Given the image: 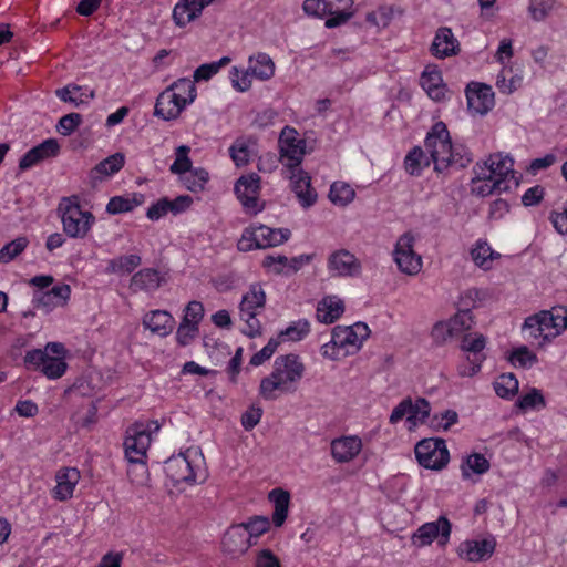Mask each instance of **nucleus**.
Instances as JSON below:
<instances>
[{"mask_svg": "<svg viewBox=\"0 0 567 567\" xmlns=\"http://www.w3.org/2000/svg\"><path fill=\"white\" fill-rule=\"evenodd\" d=\"M303 372L305 365L297 354L279 355L274 362L272 372L261 380L259 394L265 400L272 401L281 394L293 393Z\"/></svg>", "mask_w": 567, "mask_h": 567, "instance_id": "1", "label": "nucleus"}, {"mask_svg": "<svg viewBox=\"0 0 567 567\" xmlns=\"http://www.w3.org/2000/svg\"><path fill=\"white\" fill-rule=\"evenodd\" d=\"M58 212L61 217L63 231L70 238L83 239L95 223L91 212L81 209L80 199L76 195L63 197L59 204Z\"/></svg>", "mask_w": 567, "mask_h": 567, "instance_id": "2", "label": "nucleus"}, {"mask_svg": "<svg viewBox=\"0 0 567 567\" xmlns=\"http://www.w3.org/2000/svg\"><path fill=\"white\" fill-rule=\"evenodd\" d=\"M158 430V422L152 421L148 424L136 422L126 431L127 436L124 441L126 458L130 463L140 464L144 473H146L144 458L152 441V433Z\"/></svg>", "mask_w": 567, "mask_h": 567, "instance_id": "3", "label": "nucleus"}, {"mask_svg": "<svg viewBox=\"0 0 567 567\" xmlns=\"http://www.w3.org/2000/svg\"><path fill=\"white\" fill-rule=\"evenodd\" d=\"M291 233L287 228H270L266 225L250 226L246 228L238 241L240 251L251 249H265L284 244Z\"/></svg>", "mask_w": 567, "mask_h": 567, "instance_id": "4", "label": "nucleus"}, {"mask_svg": "<svg viewBox=\"0 0 567 567\" xmlns=\"http://www.w3.org/2000/svg\"><path fill=\"white\" fill-rule=\"evenodd\" d=\"M424 147L430 154L436 172H442L449 167V158L452 156V142L443 122H436L432 126L425 137Z\"/></svg>", "mask_w": 567, "mask_h": 567, "instance_id": "5", "label": "nucleus"}, {"mask_svg": "<svg viewBox=\"0 0 567 567\" xmlns=\"http://www.w3.org/2000/svg\"><path fill=\"white\" fill-rule=\"evenodd\" d=\"M537 328L546 330V341H551L567 328V308L555 306L550 310H542L525 319L524 328Z\"/></svg>", "mask_w": 567, "mask_h": 567, "instance_id": "6", "label": "nucleus"}, {"mask_svg": "<svg viewBox=\"0 0 567 567\" xmlns=\"http://www.w3.org/2000/svg\"><path fill=\"white\" fill-rule=\"evenodd\" d=\"M66 349L61 342H48L43 350L38 349V371L48 379L61 378L66 369Z\"/></svg>", "mask_w": 567, "mask_h": 567, "instance_id": "7", "label": "nucleus"}, {"mask_svg": "<svg viewBox=\"0 0 567 567\" xmlns=\"http://www.w3.org/2000/svg\"><path fill=\"white\" fill-rule=\"evenodd\" d=\"M280 162L287 171L296 169L302 163L306 153V141L299 137V133L290 127L285 126L278 140Z\"/></svg>", "mask_w": 567, "mask_h": 567, "instance_id": "8", "label": "nucleus"}, {"mask_svg": "<svg viewBox=\"0 0 567 567\" xmlns=\"http://www.w3.org/2000/svg\"><path fill=\"white\" fill-rule=\"evenodd\" d=\"M419 464L425 468L440 471L450 461V454L443 439H424L414 449Z\"/></svg>", "mask_w": 567, "mask_h": 567, "instance_id": "9", "label": "nucleus"}, {"mask_svg": "<svg viewBox=\"0 0 567 567\" xmlns=\"http://www.w3.org/2000/svg\"><path fill=\"white\" fill-rule=\"evenodd\" d=\"M480 168L478 179L482 178H504L511 190L513 187L518 186V179L515 177L514 159L508 155L496 153L489 155L488 159L483 165L476 164Z\"/></svg>", "mask_w": 567, "mask_h": 567, "instance_id": "10", "label": "nucleus"}, {"mask_svg": "<svg viewBox=\"0 0 567 567\" xmlns=\"http://www.w3.org/2000/svg\"><path fill=\"white\" fill-rule=\"evenodd\" d=\"M486 347V338L478 332H470L462 337L460 348L467 353L468 365L460 367L458 372L462 377L475 375L486 359L483 350Z\"/></svg>", "mask_w": 567, "mask_h": 567, "instance_id": "11", "label": "nucleus"}, {"mask_svg": "<svg viewBox=\"0 0 567 567\" xmlns=\"http://www.w3.org/2000/svg\"><path fill=\"white\" fill-rule=\"evenodd\" d=\"M333 343L343 349V354H354L362 343L370 336V329L364 322H357L353 326H336L332 329Z\"/></svg>", "mask_w": 567, "mask_h": 567, "instance_id": "12", "label": "nucleus"}, {"mask_svg": "<svg viewBox=\"0 0 567 567\" xmlns=\"http://www.w3.org/2000/svg\"><path fill=\"white\" fill-rule=\"evenodd\" d=\"M451 530L450 520L445 516H440L437 520L420 526L413 533L411 542L416 547H424L437 539L440 546H445L449 543Z\"/></svg>", "mask_w": 567, "mask_h": 567, "instance_id": "13", "label": "nucleus"}, {"mask_svg": "<svg viewBox=\"0 0 567 567\" xmlns=\"http://www.w3.org/2000/svg\"><path fill=\"white\" fill-rule=\"evenodd\" d=\"M259 192L260 177L255 173L241 176L235 184V194L247 214L257 215L264 209Z\"/></svg>", "mask_w": 567, "mask_h": 567, "instance_id": "14", "label": "nucleus"}, {"mask_svg": "<svg viewBox=\"0 0 567 567\" xmlns=\"http://www.w3.org/2000/svg\"><path fill=\"white\" fill-rule=\"evenodd\" d=\"M414 237L405 233L403 234L394 249V260L399 269L406 275H416L422 268L421 256L413 250Z\"/></svg>", "mask_w": 567, "mask_h": 567, "instance_id": "15", "label": "nucleus"}, {"mask_svg": "<svg viewBox=\"0 0 567 567\" xmlns=\"http://www.w3.org/2000/svg\"><path fill=\"white\" fill-rule=\"evenodd\" d=\"M287 177L291 182L292 192L296 194L300 205L303 208H309L317 202L318 195L316 189L311 186L310 175L301 168L287 171Z\"/></svg>", "mask_w": 567, "mask_h": 567, "instance_id": "16", "label": "nucleus"}, {"mask_svg": "<svg viewBox=\"0 0 567 567\" xmlns=\"http://www.w3.org/2000/svg\"><path fill=\"white\" fill-rule=\"evenodd\" d=\"M165 472L174 485L181 483L193 484L198 480L195 466L188 456L183 453L172 456L166 461Z\"/></svg>", "mask_w": 567, "mask_h": 567, "instance_id": "17", "label": "nucleus"}, {"mask_svg": "<svg viewBox=\"0 0 567 567\" xmlns=\"http://www.w3.org/2000/svg\"><path fill=\"white\" fill-rule=\"evenodd\" d=\"M467 107L474 114L484 115L494 106V93L489 85L472 82L466 89Z\"/></svg>", "mask_w": 567, "mask_h": 567, "instance_id": "18", "label": "nucleus"}, {"mask_svg": "<svg viewBox=\"0 0 567 567\" xmlns=\"http://www.w3.org/2000/svg\"><path fill=\"white\" fill-rule=\"evenodd\" d=\"M495 547L496 540L493 537L481 540H465L460 544L458 555L472 563L484 561L493 555Z\"/></svg>", "mask_w": 567, "mask_h": 567, "instance_id": "19", "label": "nucleus"}, {"mask_svg": "<svg viewBox=\"0 0 567 567\" xmlns=\"http://www.w3.org/2000/svg\"><path fill=\"white\" fill-rule=\"evenodd\" d=\"M328 268L337 276L354 277L361 271V262L350 251L340 249L329 256Z\"/></svg>", "mask_w": 567, "mask_h": 567, "instance_id": "20", "label": "nucleus"}, {"mask_svg": "<svg viewBox=\"0 0 567 567\" xmlns=\"http://www.w3.org/2000/svg\"><path fill=\"white\" fill-rule=\"evenodd\" d=\"M188 104L167 87L158 95L154 114L165 121L177 118Z\"/></svg>", "mask_w": 567, "mask_h": 567, "instance_id": "21", "label": "nucleus"}, {"mask_svg": "<svg viewBox=\"0 0 567 567\" xmlns=\"http://www.w3.org/2000/svg\"><path fill=\"white\" fill-rule=\"evenodd\" d=\"M215 0H179L173 9V20L177 27H185L187 23L200 17L203 10Z\"/></svg>", "mask_w": 567, "mask_h": 567, "instance_id": "22", "label": "nucleus"}, {"mask_svg": "<svg viewBox=\"0 0 567 567\" xmlns=\"http://www.w3.org/2000/svg\"><path fill=\"white\" fill-rule=\"evenodd\" d=\"M430 50L435 58L444 59L456 55L460 51V43L450 28L442 27L436 31Z\"/></svg>", "mask_w": 567, "mask_h": 567, "instance_id": "23", "label": "nucleus"}, {"mask_svg": "<svg viewBox=\"0 0 567 567\" xmlns=\"http://www.w3.org/2000/svg\"><path fill=\"white\" fill-rule=\"evenodd\" d=\"M353 0H324L326 16H329L324 22L328 29L344 24L353 17Z\"/></svg>", "mask_w": 567, "mask_h": 567, "instance_id": "24", "label": "nucleus"}, {"mask_svg": "<svg viewBox=\"0 0 567 567\" xmlns=\"http://www.w3.org/2000/svg\"><path fill=\"white\" fill-rule=\"evenodd\" d=\"M221 544L224 550L231 555H243L252 546L240 524L233 525L227 529Z\"/></svg>", "mask_w": 567, "mask_h": 567, "instance_id": "25", "label": "nucleus"}, {"mask_svg": "<svg viewBox=\"0 0 567 567\" xmlns=\"http://www.w3.org/2000/svg\"><path fill=\"white\" fill-rule=\"evenodd\" d=\"M71 288L69 285H58L51 289L38 292V308H42L45 312H50L56 307H62L70 299Z\"/></svg>", "mask_w": 567, "mask_h": 567, "instance_id": "26", "label": "nucleus"}, {"mask_svg": "<svg viewBox=\"0 0 567 567\" xmlns=\"http://www.w3.org/2000/svg\"><path fill=\"white\" fill-rule=\"evenodd\" d=\"M362 443L357 436H344L331 442V454L338 463L353 460L361 451Z\"/></svg>", "mask_w": 567, "mask_h": 567, "instance_id": "27", "label": "nucleus"}, {"mask_svg": "<svg viewBox=\"0 0 567 567\" xmlns=\"http://www.w3.org/2000/svg\"><path fill=\"white\" fill-rule=\"evenodd\" d=\"M56 485L53 488V497L66 501L73 495V491L80 480V472L74 467H68L56 473Z\"/></svg>", "mask_w": 567, "mask_h": 567, "instance_id": "28", "label": "nucleus"}, {"mask_svg": "<svg viewBox=\"0 0 567 567\" xmlns=\"http://www.w3.org/2000/svg\"><path fill=\"white\" fill-rule=\"evenodd\" d=\"M163 278L159 272L153 268H144L133 275L130 282V289L137 291H154L161 287Z\"/></svg>", "mask_w": 567, "mask_h": 567, "instance_id": "29", "label": "nucleus"}, {"mask_svg": "<svg viewBox=\"0 0 567 567\" xmlns=\"http://www.w3.org/2000/svg\"><path fill=\"white\" fill-rule=\"evenodd\" d=\"M143 324L153 333L166 337L173 331L174 318L167 311L154 310L145 315Z\"/></svg>", "mask_w": 567, "mask_h": 567, "instance_id": "30", "label": "nucleus"}, {"mask_svg": "<svg viewBox=\"0 0 567 567\" xmlns=\"http://www.w3.org/2000/svg\"><path fill=\"white\" fill-rule=\"evenodd\" d=\"M343 311V301L336 296H328L318 302L316 316L319 322L332 323L342 316Z\"/></svg>", "mask_w": 567, "mask_h": 567, "instance_id": "31", "label": "nucleus"}, {"mask_svg": "<svg viewBox=\"0 0 567 567\" xmlns=\"http://www.w3.org/2000/svg\"><path fill=\"white\" fill-rule=\"evenodd\" d=\"M480 168L477 166L474 167L475 177L472 178V193L477 196H488L493 193H503L508 192V186L504 178L494 179V178H482L478 179Z\"/></svg>", "mask_w": 567, "mask_h": 567, "instance_id": "32", "label": "nucleus"}, {"mask_svg": "<svg viewBox=\"0 0 567 567\" xmlns=\"http://www.w3.org/2000/svg\"><path fill=\"white\" fill-rule=\"evenodd\" d=\"M269 501L275 507L272 523L276 527H281L288 515L290 494L282 488H275L269 493Z\"/></svg>", "mask_w": 567, "mask_h": 567, "instance_id": "33", "label": "nucleus"}, {"mask_svg": "<svg viewBox=\"0 0 567 567\" xmlns=\"http://www.w3.org/2000/svg\"><path fill=\"white\" fill-rule=\"evenodd\" d=\"M266 303V293L260 285H251L249 291L243 296L239 305L240 312H258L259 309H264Z\"/></svg>", "mask_w": 567, "mask_h": 567, "instance_id": "34", "label": "nucleus"}, {"mask_svg": "<svg viewBox=\"0 0 567 567\" xmlns=\"http://www.w3.org/2000/svg\"><path fill=\"white\" fill-rule=\"evenodd\" d=\"M248 70L259 80H269L275 73V63L267 53H258L249 58Z\"/></svg>", "mask_w": 567, "mask_h": 567, "instance_id": "35", "label": "nucleus"}, {"mask_svg": "<svg viewBox=\"0 0 567 567\" xmlns=\"http://www.w3.org/2000/svg\"><path fill=\"white\" fill-rule=\"evenodd\" d=\"M143 202V194L135 193L132 197L114 196L109 200L106 212L112 215L127 213L142 205Z\"/></svg>", "mask_w": 567, "mask_h": 567, "instance_id": "36", "label": "nucleus"}, {"mask_svg": "<svg viewBox=\"0 0 567 567\" xmlns=\"http://www.w3.org/2000/svg\"><path fill=\"white\" fill-rule=\"evenodd\" d=\"M430 163L431 158L425 155V152L420 146H415L405 156L404 168L410 175L419 176Z\"/></svg>", "mask_w": 567, "mask_h": 567, "instance_id": "37", "label": "nucleus"}, {"mask_svg": "<svg viewBox=\"0 0 567 567\" xmlns=\"http://www.w3.org/2000/svg\"><path fill=\"white\" fill-rule=\"evenodd\" d=\"M142 262L138 255H125L111 259L107 264L106 271L109 274H131Z\"/></svg>", "mask_w": 567, "mask_h": 567, "instance_id": "38", "label": "nucleus"}, {"mask_svg": "<svg viewBox=\"0 0 567 567\" xmlns=\"http://www.w3.org/2000/svg\"><path fill=\"white\" fill-rule=\"evenodd\" d=\"M518 380L513 373L501 374L493 383L497 396L502 399H512L518 392Z\"/></svg>", "mask_w": 567, "mask_h": 567, "instance_id": "39", "label": "nucleus"}, {"mask_svg": "<svg viewBox=\"0 0 567 567\" xmlns=\"http://www.w3.org/2000/svg\"><path fill=\"white\" fill-rule=\"evenodd\" d=\"M354 189L344 182H334L330 187L329 198L334 205L344 207L354 199Z\"/></svg>", "mask_w": 567, "mask_h": 567, "instance_id": "40", "label": "nucleus"}, {"mask_svg": "<svg viewBox=\"0 0 567 567\" xmlns=\"http://www.w3.org/2000/svg\"><path fill=\"white\" fill-rule=\"evenodd\" d=\"M167 89L176 93L179 99L185 100L187 104H192L197 96L195 82L188 78L176 80Z\"/></svg>", "mask_w": 567, "mask_h": 567, "instance_id": "41", "label": "nucleus"}, {"mask_svg": "<svg viewBox=\"0 0 567 567\" xmlns=\"http://www.w3.org/2000/svg\"><path fill=\"white\" fill-rule=\"evenodd\" d=\"M230 63L229 56H223L220 60L210 62V63H204L199 65L193 74V81L200 82V81H208L210 80L215 74L218 73V71Z\"/></svg>", "mask_w": 567, "mask_h": 567, "instance_id": "42", "label": "nucleus"}, {"mask_svg": "<svg viewBox=\"0 0 567 567\" xmlns=\"http://www.w3.org/2000/svg\"><path fill=\"white\" fill-rule=\"evenodd\" d=\"M516 405L524 411L539 410L546 406V401L540 390L532 388L527 393L519 396Z\"/></svg>", "mask_w": 567, "mask_h": 567, "instance_id": "43", "label": "nucleus"}, {"mask_svg": "<svg viewBox=\"0 0 567 567\" xmlns=\"http://www.w3.org/2000/svg\"><path fill=\"white\" fill-rule=\"evenodd\" d=\"M555 4L556 0H529L528 13L534 21L540 22L549 17Z\"/></svg>", "mask_w": 567, "mask_h": 567, "instance_id": "44", "label": "nucleus"}, {"mask_svg": "<svg viewBox=\"0 0 567 567\" xmlns=\"http://www.w3.org/2000/svg\"><path fill=\"white\" fill-rule=\"evenodd\" d=\"M489 470V462L480 453L467 456L465 465H462L463 477H470V471L475 474H484Z\"/></svg>", "mask_w": 567, "mask_h": 567, "instance_id": "45", "label": "nucleus"}, {"mask_svg": "<svg viewBox=\"0 0 567 567\" xmlns=\"http://www.w3.org/2000/svg\"><path fill=\"white\" fill-rule=\"evenodd\" d=\"M513 365L518 364L520 368L528 369L538 362L537 355L532 352L528 347L520 346L514 349L508 358Z\"/></svg>", "mask_w": 567, "mask_h": 567, "instance_id": "46", "label": "nucleus"}, {"mask_svg": "<svg viewBox=\"0 0 567 567\" xmlns=\"http://www.w3.org/2000/svg\"><path fill=\"white\" fill-rule=\"evenodd\" d=\"M187 173L189 174L183 177L186 188L193 193L202 192L208 181V172L204 168H195Z\"/></svg>", "mask_w": 567, "mask_h": 567, "instance_id": "47", "label": "nucleus"}, {"mask_svg": "<svg viewBox=\"0 0 567 567\" xmlns=\"http://www.w3.org/2000/svg\"><path fill=\"white\" fill-rule=\"evenodd\" d=\"M246 530L248 538H258L270 528L269 518L266 516H254L248 522L240 523Z\"/></svg>", "mask_w": 567, "mask_h": 567, "instance_id": "48", "label": "nucleus"}, {"mask_svg": "<svg viewBox=\"0 0 567 567\" xmlns=\"http://www.w3.org/2000/svg\"><path fill=\"white\" fill-rule=\"evenodd\" d=\"M430 412L431 408L429 401L424 398H417L415 402L412 401V410L406 421L412 425L424 423L430 416Z\"/></svg>", "mask_w": 567, "mask_h": 567, "instance_id": "49", "label": "nucleus"}, {"mask_svg": "<svg viewBox=\"0 0 567 567\" xmlns=\"http://www.w3.org/2000/svg\"><path fill=\"white\" fill-rule=\"evenodd\" d=\"M28 239L25 237H19L0 249V262L8 264L19 256L27 247Z\"/></svg>", "mask_w": 567, "mask_h": 567, "instance_id": "50", "label": "nucleus"}, {"mask_svg": "<svg viewBox=\"0 0 567 567\" xmlns=\"http://www.w3.org/2000/svg\"><path fill=\"white\" fill-rule=\"evenodd\" d=\"M124 155L121 153H115L100 162L95 166L94 171H96L99 174L110 176L114 173H117L124 166Z\"/></svg>", "mask_w": 567, "mask_h": 567, "instance_id": "51", "label": "nucleus"}, {"mask_svg": "<svg viewBox=\"0 0 567 567\" xmlns=\"http://www.w3.org/2000/svg\"><path fill=\"white\" fill-rule=\"evenodd\" d=\"M189 151L190 148L186 145H181L176 148V158L169 167L173 174H185L192 169V161L188 157Z\"/></svg>", "mask_w": 567, "mask_h": 567, "instance_id": "52", "label": "nucleus"}, {"mask_svg": "<svg viewBox=\"0 0 567 567\" xmlns=\"http://www.w3.org/2000/svg\"><path fill=\"white\" fill-rule=\"evenodd\" d=\"M81 123V114L69 113L59 120L56 124V131L63 136H69L80 126Z\"/></svg>", "mask_w": 567, "mask_h": 567, "instance_id": "53", "label": "nucleus"}, {"mask_svg": "<svg viewBox=\"0 0 567 567\" xmlns=\"http://www.w3.org/2000/svg\"><path fill=\"white\" fill-rule=\"evenodd\" d=\"M310 331L308 320L301 319L292 322L286 330L281 331L279 337H287L291 341H299L306 337Z\"/></svg>", "mask_w": 567, "mask_h": 567, "instance_id": "54", "label": "nucleus"}, {"mask_svg": "<svg viewBox=\"0 0 567 567\" xmlns=\"http://www.w3.org/2000/svg\"><path fill=\"white\" fill-rule=\"evenodd\" d=\"M456 334L457 332L455 328L452 327L451 321L435 323L431 332V336L436 344H443L449 338H452Z\"/></svg>", "mask_w": 567, "mask_h": 567, "instance_id": "55", "label": "nucleus"}, {"mask_svg": "<svg viewBox=\"0 0 567 567\" xmlns=\"http://www.w3.org/2000/svg\"><path fill=\"white\" fill-rule=\"evenodd\" d=\"M452 156L449 158V167L464 168L472 162L471 153L462 145H452Z\"/></svg>", "mask_w": 567, "mask_h": 567, "instance_id": "56", "label": "nucleus"}, {"mask_svg": "<svg viewBox=\"0 0 567 567\" xmlns=\"http://www.w3.org/2000/svg\"><path fill=\"white\" fill-rule=\"evenodd\" d=\"M250 75L252 74L248 69L245 72H240L237 66H233L230 71L233 86L239 92L249 90L251 86Z\"/></svg>", "mask_w": 567, "mask_h": 567, "instance_id": "57", "label": "nucleus"}, {"mask_svg": "<svg viewBox=\"0 0 567 567\" xmlns=\"http://www.w3.org/2000/svg\"><path fill=\"white\" fill-rule=\"evenodd\" d=\"M279 343L280 342L278 339L271 338L268 341V343L260 351L256 352L251 357L249 363L254 367H258V365L262 364L265 361H267L268 359H270L272 357V354L276 352Z\"/></svg>", "mask_w": 567, "mask_h": 567, "instance_id": "58", "label": "nucleus"}, {"mask_svg": "<svg viewBox=\"0 0 567 567\" xmlns=\"http://www.w3.org/2000/svg\"><path fill=\"white\" fill-rule=\"evenodd\" d=\"M472 258L474 262L484 268L488 269L491 264V257H492V249L491 247L484 243L478 244L472 251H471Z\"/></svg>", "mask_w": 567, "mask_h": 567, "instance_id": "59", "label": "nucleus"}, {"mask_svg": "<svg viewBox=\"0 0 567 567\" xmlns=\"http://www.w3.org/2000/svg\"><path fill=\"white\" fill-rule=\"evenodd\" d=\"M204 316V307L199 301H190L185 308V315L183 317V322L195 324L198 327V323L203 319Z\"/></svg>", "mask_w": 567, "mask_h": 567, "instance_id": "60", "label": "nucleus"}, {"mask_svg": "<svg viewBox=\"0 0 567 567\" xmlns=\"http://www.w3.org/2000/svg\"><path fill=\"white\" fill-rule=\"evenodd\" d=\"M198 331L199 329L195 324L182 321L176 332V340L181 346H187L196 338Z\"/></svg>", "mask_w": 567, "mask_h": 567, "instance_id": "61", "label": "nucleus"}, {"mask_svg": "<svg viewBox=\"0 0 567 567\" xmlns=\"http://www.w3.org/2000/svg\"><path fill=\"white\" fill-rule=\"evenodd\" d=\"M483 299V292L476 288L466 290L460 298V310L471 312L472 308L477 307V303Z\"/></svg>", "mask_w": 567, "mask_h": 567, "instance_id": "62", "label": "nucleus"}, {"mask_svg": "<svg viewBox=\"0 0 567 567\" xmlns=\"http://www.w3.org/2000/svg\"><path fill=\"white\" fill-rule=\"evenodd\" d=\"M458 415L454 410H446L441 415H434L432 420V426L441 429L443 431L450 430L452 425L457 423Z\"/></svg>", "mask_w": 567, "mask_h": 567, "instance_id": "63", "label": "nucleus"}, {"mask_svg": "<svg viewBox=\"0 0 567 567\" xmlns=\"http://www.w3.org/2000/svg\"><path fill=\"white\" fill-rule=\"evenodd\" d=\"M230 157L237 166H244L249 162L248 146L244 142L237 141L229 148Z\"/></svg>", "mask_w": 567, "mask_h": 567, "instance_id": "64", "label": "nucleus"}]
</instances>
